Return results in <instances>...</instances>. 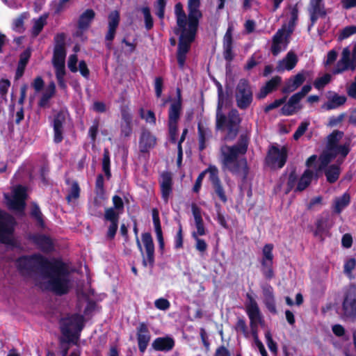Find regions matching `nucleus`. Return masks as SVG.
<instances>
[{"mask_svg":"<svg viewBox=\"0 0 356 356\" xmlns=\"http://www.w3.org/2000/svg\"><path fill=\"white\" fill-rule=\"evenodd\" d=\"M17 266L23 274L40 272L41 284L56 294L66 293L72 287L67 266L60 261H49L40 255H33L20 257Z\"/></svg>","mask_w":356,"mask_h":356,"instance_id":"obj_1","label":"nucleus"},{"mask_svg":"<svg viewBox=\"0 0 356 356\" xmlns=\"http://www.w3.org/2000/svg\"><path fill=\"white\" fill-rule=\"evenodd\" d=\"M326 148L323 150L317 161V156H310L305 162L306 169L298 178L294 193L302 192L309 186L313 179H318L325 173L328 182L334 183V164L329 165L334 159V131L327 137Z\"/></svg>","mask_w":356,"mask_h":356,"instance_id":"obj_2","label":"nucleus"},{"mask_svg":"<svg viewBox=\"0 0 356 356\" xmlns=\"http://www.w3.org/2000/svg\"><path fill=\"white\" fill-rule=\"evenodd\" d=\"M218 106L216 111V129L223 131L227 129L225 140H233L238 133L241 118L236 110H232L227 116L221 112L224 104V94L221 85L218 88Z\"/></svg>","mask_w":356,"mask_h":356,"instance_id":"obj_3","label":"nucleus"},{"mask_svg":"<svg viewBox=\"0 0 356 356\" xmlns=\"http://www.w3.org/2000/svg\"><path fill=\"white\" fill-rule=\"evenodd\" d=\"M249 138L246 134H241L236 144L223 145L220 148L222 163L231 173L236 175L241 172L239 155H244L248 151Z\"/></svg>","mask_w":356,"mask_h":356,"instance_id":"obj_4","label":"nucleus"},{"mask_svg":"<svg viewBox=\"0 0 356 356\" xmlns=\"http://www.w3.org/2000/svg\"><path fill=\"white\" fill-rule=\"evenodd\" d=\"M83 327V316L79 314L69 315L60 321L61 341L76 343Z\"/></svg>","mask_w":356,"mask_h":356,"instance_id":"obj_5","label":"nucleus"},{"mask_svg":"<svg viewBox=\"0 0 356 356\" xmlns=\"http://www.w3.org/2000/svg\"><path fill=\"white\" fill-rule=\"evenodd\" d=\"M248 298L249 300L246 304V312L250 321V327L254 344L257 348L259 347L258 343H262L259 339L258 326L260 325L262 327H265V321L256 301L251 297Z\"/></svg>","mask_w":356,"mask_h":356,"instance_id":"obj_6","label":"nucleus"},{"mask_svg":"<svg viewBox=\"0 0 356 356\" xmlns=\"http://www.w3.org/2000/svg\"><path fill=\"white\" fill-rule=\"evenodd\" d=\"M236 105L241 110H246L253 101V92L249 81L241 79L235 90Z\"/></svg>","mask_w":356,"mask_h":356,"instance_id":"obj_7","label":"nucleus"},{"mask_svg":"<svg viewBox=\"0 0 356 356\" xmlns=\"http://www.w3.org/2000/svg\"><path fill=\"white\" fill-rule=\"evenodd\" d=\"M356 69V42L353 43L352 51L349 47L343 49L341 58L335 65V74L344 71H354Z\"/></svg>","mask_w":356,"mask_h":356,"instance_id":"obj_8","label":"nucleus"},{"mask_svg":"<svg viewBox=\"0 0 356 356\" xmlns=\"http://www.w3.org/2000/svg\"><path fill=\"white\" fill-rule=\"evenodd\" d=\"M108 31L105 35L106 47L111 49L112 42L113 41L117 29L119 26L120 17L118 10L111 11L108 16Z\"/></svg>","mask_w":356,"mask_h":356,"instance_id":"obj_9","label":"nucleus"},{"mask_svg":"<svg viewBox=\"0 0 356 356\" xmlns=\"http://www.w3.org/2000/svg\"><path fill=\"white\" fill-rule=\"evenodd\" d=\"M159 186L161 198L168 203L173 191V179L171 172L163 171L160 175Z\"/></svg>","mask_w":356,"mask_h":356,"instance_id":"obj_10","label":"nucleus"},{"mask_svg":"<svg viewBox=\"0 0 356 356\" xmlns=\"http://www.w3.org/2000/svg\"><path fill=\"white\" fill-rule=\"evenodd\" d=\"M266 160L268 163L277 164L279 168H283L287 160L286 148L282 147L279 149L276 146H272L268 152Z\"/></svg>","mask_w":356,"mask_h":356,"instance_id":"obj_11","label":"nucleus"},{"mask_svg":"<svg viewBox=\"0 0 356 356\" xmlns=\"http://www.w3.org/2000/svg\"><path fill=\"white\" fill-rule=\"evenodd\" d=\"M200 20L188 18V29H179L181 31V33L179 38V42H182L191 45V43L195 40L196 33L197 32Z\"/></svg>","mask_w":356,"mask_h":356,"instance_id":"obj_12","label":"nucleus"},{"mask_svg":"<svg viewBox=\"0 0 356 356\" xmlns=\"http://www.w3.org/2000/svg\"><path fill=\"white\" fill-rule=\"evenodd\" d=\"M156 137L147 129L141 130L138 141V147L141 153H149L156 145Z\"/></svg>","mask_w":356,"mask_h":356,"instance_id":"obj_13","label":"nucleus"},{"mask_svg":"<svg viewBox=\"0 0 356 356\" xmlns=\"http://www.w3.org/2000/svg\"><path fill=\"white\" fill-rule=\"evenodd\" d=\"M232 31L233 26H229L222 40L223 58L229 63L234 60L235 56L233 52Z\"/></svg>","mask_w":356,"mask_h":356,"instance_id":"obj_14","label":"nucleus"},{"mask_svg":"<svg viewBox=\"0 0 356 356\" xmlns=\"http://www.w3.org/2000/svg\"><path fill=\"white\" fill-rule=\"evenodd\" d=\"M333 212L330 213L327 211L323 212L316 220V230L315 235H326L332 226Z\"/></svg>","mask_w":356,"mask_h":356,"instance_id":"obj_15","label":"nucleus"},{"mask_svg":"<svg viewBox=\"0 0 356 356\" xmlns=\"http://www.w3.org/2000/svg\"><path fill=\"white\" fill-rule=\"evenodd\" d=\"M13 232V225L5 220L0 210V242L4 245H15L11 240Z\"/></svg>","mask_w":356,"mask_h":356,"instance_id":"obj_16","label":"nucleus"},{"mask_svg":"<svg viewBox=\"0 0 356 356\" xmlns=\"http://www.w3.org/2000/svg\"><path fill=\"white\" fill-rule=\"evenodd\" d=\"M65 122V115L63 111L58 112L54 116V142L56 144L61 143L63 140V124Z\"/></svg>","mask_w":356,"mask_h":356,"instance_id":"obj_17","label":"nucleus"},{"mask_svg":"<svg viewBox=\"0 0 356 356\" xmlns=\"http://www.w3.org/2000/svg\"><path fill=\"white\" fill-rule=\"evenodd\" d=\"M262 271L267 279H271L274 276L273 265L272 246H264L263 249Z\"/></svg>","mask_w":356,"mask_h":356,"instance_id":"obj_18","label":"nucleus"},{"mask_svg":"<svg viewBox=\"0 0 356 356\" xmlns=\"http://www.w3.org/2000/svg\"><path fill=\"white\" fill-rule=\"evenodd\" d=\"M290 36L287 35L286 24L277 30L272 39L271 52L274 56H277L281 51L280 44L283 42V38L286 40Z\"/></svg>","mask_w":356,"mask_h":356,"instance_id":"obj_19","label":"nucleus"},{"mask_svg":"<svg viewBox=\"0 0 356 356\" xmlns=\"http://www.w3.org/2000/svg\"><path fill=\"white\" fill-rule=\"evenodd\" d=\"M150 334L147 326L144 323H140L137 327V340L138 348L141 353H144L150 341Z\"/></svg>","mask_w":356,"mask_h":356,"instance_id":"obj_20","label":"nucleus"},{"mask_svg":"<svg viewBox=\"0 0 356 356\" xmlns=\"http://www.w3.org/2000/svg\"><path fill=\"white\" fill-rule=\"evenodd\" d=\"M281 82L282 78L280 76L273 77L260 88V90L257 94V98L258 99H264L269 93L275 90Z\"/></svg>","mask_w":356,"mask_h":356,"instance_id":"obj_21","label":"nucleus"},{"mask_svg":"<svg viewBox=\"0 0 356 356\" xmlns=\"http://www.w3.org/2000/svg\"><path fill=\"white\" fill-rule=\"evenodd\" d=\"M207 173L209 175V181L211 182L213 175L214 177L216 174L218 173V170L216 165H210L207 168L201 172L197 176L195 184L192 188L193 193L197 194L200 193L202 184V181Z\"/></svg>","mask_w":356,"mask_h":356,"instance_id":"obj_22","label":"nucleus"},{"mask_svg":"<svg viewBox=\"0 0 356 356\" xmlns=\"http://www.w3.org/2000/svg\"><path fill=\"white\" fill-rule=\"evenodd\" d=\"M351 140L350 137L346 136L343 144L335 143V159H339L341 162H343L344 159L350 152Z\"/></svg>","mask_w":356,"mask_h":356,"instance_id":"obj_23","label":"nucleus"},{"mask_svg":"<svg viewBox=\"0 0 356 356\" xmlns=\"http://www.w3.org/2000/svg\"><path fill=\"white\" fill-rule=\"evenodd\" d=\"M153 348L159 351H169L175 346V341L170 337L156 338L152 344Z\"/></svg>","mask_w":356,"mask_h":356,"instance_id":"obj_24","label":"nucleus"},{"mask_svg":"<svg viewBox=\"0 0 356 356\" xmlns=\"http://www.w3.org/2000/svg\"><path fill=\"white\" fill-rule=\"evenodd\" d=\"M309 6L311 26H312L319 17H324L326 15V11L324 4L309 2Z\"/></svg>","mask_w":356,"mask_h":356,"instance_id":"obj_25","label":"nucleus"},{"mask_svg":"<svg viewBox=\"0 0 356 356\" xmlns=\"http://www.w3.org/2000/svg\"><path fill=\"white\" fill-rule=\"evenodd\" d=\"M95 17V13L92 9H86L79 17L78 28L80 30H87Z\"/></svg>","mask_w":356,"mask_h":356,"instance_id":"obj_26","label":"nucleus"},{"mask_svg":"<svg viewBox=\"0 0 356 356\" xmlns=\"http://www.w3.org/2000/svg\"><path fill=\"white\" fill-rule=\"evenodd\" d=\"M218 174L219 172L216 174L214 177H212V181L211 183L216 195L222 203L225 204L227 202V197ZM212 177H213V175Z\"/></svg>","mask_w":356,"mask_h":356,"instance_id":"obj_27","label":"nucleus"},{"mask_svg":"<svg viewBox=\"0 0 356 356\" xmlns=\"http://www.w3.org/2000/svg\"><path fill=\"white\" fill-rule=\"evenodd\" d=\"M200 4V0H188V18L200 20L202 17Z\"/></svg>","mask_w":356,"mask_h":356,"instance_id":"obj_28","label":"nucleus"},{"mask_svg":"<svg viewBox=\"0 0 356 356\" xmlns=\"http://www.w3.org/2000/svg\"><path fill=\"white\" fill-rule=\"evenodd\" d=\"M190 45L182 42H178L177 60L178 66L181 70H183L184 67L186 60V54L190 51Z\"/></svg>","mask_w":356,"mask_h":356,"instance_id":"obj_29","label":"nucleus"},{"mask_svg":"<svg viewBox=\"0 0 356 356\" xmlns=\"http://www.w3.org/2000/svg\"><path fill=\"white\" fill-rule=\"evenodd\" d=\"M139 247H140V252L143 255V266L152 267L154 262V246H139Z\"/></svg>","mask_w":356,"mask_h":356,"instance_id":"obj_30","label":"nucleus"},{"mask_svg":"<svg viewBox=\"0 0 356 356\" xmlns=\"http://www.w3.org/2000/svg\"><path fill=\"white\" fill-rule=\"evenodd\" d=\"M65 184L71 185L70 188L68 190L66 200L70 203L72 200H76L80 196L81 188L77 181H71L70 178L65 179Z\"/></svg>","mask_w":356,"mask_h":356,"instance_id":"obj_31","label":"nucleus"},{"mask_svg":"<svg viewBox=\"0 0 356 356\" xmlns=\"http://www.w3.org/2000/svg\"><path fill=\"white\" fill-rule=\"evenodd\" d=\"M175 13L179 29H185L188 24V17L184 10L183 5L180 2L175 4Z\"/></svg>","mask_w":356,"mask_h":356,"instance_id":"obj_32","label":"nucleus"},{"mask_svg":"<svg viewBox=\"0 0 356 356\" xmlns=\"http://www.w3.org/2000/svg\"><path fill=\"white\" fill-rule=\"evenodd\" d=\"M181 111V104L179 102H172L168 111V124H177Z\"/></svg>","mask_w":356,"mask_h":356,"instance_id":"obj_33","label":"nucleus"},{"mask_svg":"<svg viewBox=\"0 0 356 356\" xmlns=\"http://www.w3.org/2000/svg\"><path fill=\"white\" fill-rule=\"evenodd\" d=\"M30 56V53L27 51H24L20 55L19 60L15 75V79L16 80L20 79L23 76L26 66L29 62Z\"/></svg>","mask_w":356,"mask_h":356,"instance_id":"obj_34","label":"nucleus"},{"mask_svg":"<svg viewBox=\"0 0 356 356\" xmlns=\"http://www.w3.org/2000/svg\"><path fill=\"white\" fill-rule=\"evenodd\" d=\"M290 19L286 25L287 28V35L291 36L294 31V28L296 25V22L298 19V3H296L294 6L290 7Z\"/></svg>","mask_w":356,"mask_h":356,"instance_id":"obj_35","label":"nucleus"},{"mask_svg":"<svg viewBox=\"0 0 356 356\" xmlns=\"http://www.w3.org/2000/svg\"><path fill=\"white\" fill-rule=\"evenodd\" d=\"M350 202V195L348 192L335 198V213H340Z\"/></svg>","mask_w":356,"mask_h":356,"instance_id":"obj_36","label":"nucleus"},{"mask_svg":"<svg viewBox=\"0 0 356 356\" xmlns=\"http://www.w3.org/2000/svg\"><path fill=\"white\" fill-rule=\"evenodd\" d=\"M47 15H42L34 21L33 26L31 29V35L33 37H37L42 31L44 25L47 24Z\"/></svg>","mask_w":356,"mask_h":356,"instance_id":"obj_37","label":"nucleus"},{"mask_svg":"<svg viewBox=\"0 0 356 356\" xmlns=\"http://www.w3.org/2000/svg\"><path fill=\"white\" fill-rule=\"evenodd\" d=\"M102 170L104 171L105 176L108 180L111 177V160H110V152L108 149L105 148L103 153L102 159Z\"/></svg>","mask_w":356,"mask_h":356,"instance_id":"obj_38","label":"nucleus"},{"mask_svg":"<svg viewBox=\"0 0 356 356\" xmlns=\"http://www.w3.org/2000/svg\"><path fill=\"white\" fill-rule=\"evenodd\" d=\"M298 175L296 173V169H293L289 172L287 178L286 186L284 191L286 195L289 194L292 190H295V188L298 184Z\"/></svg>","mask_w":356,"mask_h":356,"instance_id":"obj_39","label":"nucleus"},{"mask_svg":"<svg viewBox=\"0 0 356 356\" xmlns=\"http://www.w3.org/2000/svg\"><path fill=\"white\" fill-rule=\"evenodd\" d=\"M282 62L285 65V68L287 70H291L295 67L298 63V58L296 54L293 51L287 53L286 57L283 59Z\"/></svg>","mask_w":356,"mask_h":356,"instance_id":"obj_40","label":"nucleus"},{"mask_svg":"<svg viewBox=\"0 0 356 356\" xmlns=\"http://www.w3.org/2000/svg\"><path fill=\"white\" fill-rule=\"evenodd\" d=\"M335 336L341 338L343 344L341 346H346L349 343L350 335L342 325H335Z\"/></svg>","mask_w":356,"mask_h":356,"instance_id":"obj_41","label":"nucleus"},{"mask_svg":"<svg viewBox=\"0 0 356 356\" xmlns=\"http://www.w3.org/2000/svg\"><path fill=\"white\" fill-rule=\"evenodd\" d=\"M344 314L350 318L356 317V302L344 300L343 303Z\"/></svg>","mask_w":356,"mask_h":356,"instance_id":"obj_42","label":"nucleus"},{"mask_svg":"<svg viewBox=\"0 0 356 356\" xmlns=\"http://www.w3.org/2000/svg\"><path fill=\"white\" fill-rule=\"evenodd\" d=\"M65 49H54V54L52 58L53 65L65 64Z\"/></svg>","mask_w":356,"mask_h":356,"instance_id":"obj_43","label":"nucleus"},{"mask_svg":"<svg viewBox=\"0 0 356 356\" xmlns=\"http://www.w3.org/2000/svg\"><path fill=\"white\" fill-rule=\"evenodd\" d=\"M264 303L267 307V309L273 314H276V307L274 300V296L273 294V291L271 290H268L265 293V298Z\"/></svg>","mask_w":356,"mask_h":356,"instance_id":"obj_44","label":"nucleus"},{"mask_svg":"<svg viewBox=\"0 0 356 356\" xmlns=\"http://www.w3.org/2000/svg\"><path fill=\"white\" fill-rule=\"evenodd\" d=\"M355 266H356V260L354 258L348 259L345 261V264L343 266V273L350 280H353L355 278V276L352 272L355 268Z\"/></svg>","mask_w":356,"mask_h":356,"instance_id":"obj_45","label":"nucleus"},{"mask_svg":"<svg viewBox=\"0 0 356 356\" xmlns=\"http://www.w3.org/2000/svg\"><path fill=\"white\" fill-rule=\"evenodd\" d=\"M24 13L21 14L19 17L13 21V30L19 33H22L25 31L24 28Z\"/></svg>","mask_w":356,"mask_h":356,"instance_id":"obj_46","label":"nucleus"},{"mask_svg":"<svg viewBox=\"0 0 356 356\" xmlns=\"http://www.w3.org/2000/svg\"><path fill=\"white\" fill-rule=\"evenodd\" d=\"M9 207L16 211H23L26 206V201L13 196L11 199L8 200Z\"/></svg>","mask_w":356,"mask_h":356,"instance_id":"obj_47","label":"nucleus"},{"mask_svg":"<svg viewBox=\"0 0 356 356\" xmlns=\"http://www.w3.org/2000/svg\"><path fill=\"white\" fill-rule=\"evenodd\" d=\"M120 213L114 208H107L105 210L104 218L111 222H118Z\"/></svg>","mask_w":356,"mask_h":356,"instance_id":"obj_48","label":"nucleus"},{"mask_svg":"<svg viewBox=\"0 0 356 356\" xmlns=\"http://www.w3.org/2000/svg\"><path fill=\"white\" fill-rule=\"evenodd\" d=\"M142 13L144 15L145 26L147 31L151 30L154 26V21L151 15L150 9L149 7L145 6L142 8Z\"/></svg>","mask_w":356,"mask_h":356,"instance_id":"obj_49","label":"nucleus"},{"mask_svg":"<svg viewBox=\"0 0 356 356\" xmlns=\"http://www.w3.org/2000/svg\"><path fill=\"white\" fill-rule=\"evenodd\" d=\"M197 131H198L199 149H200V151H202L206 148L207 131L201 125V124H198Z\"/></svg>","mask_w":356,"mask_h":356,"instance_id":"obj_50","label":"nucleus"},{"mask_svg":"<svg viewBox=\"0 0 356 356\" xmlns=\"http://www.w3.org/2000/svg\"><path fill=\"white\" fill-rule=\"evenodd\" d=\"M332 76L330 74H325L323 76L317 78L314 82V86L318 90L323 89L331 81Z\"/></svg>","mask_w":356,"mask_h":356,"instance_id":"obj_51","label":"nucleus"},{"mask_svg":"<svg viewBox=\"0 0 356 356\" xmlns=\"http://www.w3.org/2000/svg\"><path fill=\"white\" fill-rule=\"evenodd\" d=\"M355 33H356V26L355 25L347 26L341 30V33H339V35L338 36V40L341 41L343 40H345V39L349 38L350 36H351Z\"/></svg>","mask_w":356,"mask_h":356,"instance_id":"obj_52","label":"nucleus"},{"mask_svg":"<svg viewBox=\"0 0 356 356\" xmlns=\"http://www.w3.org/2000/svg\"><path fill=\"white\" fill-rule=\"evenodd\" d=\"M65 33H57L54 37V49H65Z\"/></svg>","mask_w":356,"mask_h":356,"instance_id":"obj_53","label":"nucleus"},{"mask_svg":"<svg viewBox=\"0 0 356 356\" xmlns=\"http://www.w3.org/2000/svg\"><path fill=\"white\" fill-rule=\"evenodd\" d=\"M301 109V106H293L291 104H289L288 102L285 104L281 108V114L284 116H290L293 115L297 110Z\"/></svg>","mask_w":356,"mask_h":356,"instance_id":"obj_54","label":"nucleus"},{"mask_svg":"<svg viewBox=\"0 0 356 356\" xmlns=\"http://www.w3.org/2000/svg\"><path fill=\"white\" fill-rule=\"evenodd\" d=\"M35 245H54L52 239L44 234H36L33 236Z\"/></svg>","mask_w":356,"mask_h":356,"instance_id":"obj_55","label":"nucleus"},{"mask_svg":"<svg viewBox=\"0 0 356 356\" xmlns=\"http://www.w3.org/2000/svg\"><path fill=\"white\" fill-rule=\"evenodd\" d=\"M309 125V122H302L293 134V139L296 140H298L307 130Z\"/></svg>","mask_w":356,"mask_h":356,"instance_id":"obj_56","label":"nucleus"},{"mask_svg":"<svg viewBox=\"0 0 356 356\" xmlns=\"http://www.w3.org/2000/svg\"><path fill=\"white\" fill-rule=\"evenodd\" d=\"M170 142L175 144L177 142L178 127L177 124H168Z\"/></svg>","mask_w":356,"mask_h":356,"instance_id":"obj_57","label":"nucleus"},{"mask_svg":"<svg viewBox=\"0 0 356 356\" xmlns=\"http://www.w3.org/2000/svg\"><path fill=\"white\" fill-rule=\"evenodd\" d=\"M154 306L159 310L166 311L170 308V302L165 298H160L154 301Z\"/></svg>","mask_w":356,"mask_h":356,"instance_id":"obj_58","label":"nucleus"},{"mask_svg":"<svg viewBox=\"0 0 356 356\" xmlns=\"http://www.w3.org/2000/svg\"><path fill=\"white\" fill-rule=\"evenodd\" d=\"M286 98L287 97L284 96L280 99H275L274 102L269 104L265 107L264 112L268 113L271 110L278 108L279 106H280L281 105L284 104L286 102Z\"/></svg>","mask_w":356,"mask_h":356,"instance_id":"obj_59","label":"nucleus"},{"mask_svg":"<svg viewBox=\"0 0 356 356\" xmlns=\"http://www.w3.org/2000/svg\"><path fill=\"white\" fill-rule=\"evenodd\" d=\"M95 191L97 194H103L104 193V178L102 174H99L97 176Z\"/></svg>","mask_w":356,"mask_h":356,"instance_id":"obj_60","label":"nucleus"},{"mask_svg":"<svg viewBox=\"0 0 356 356\" xmlns=\"http://www.w3.org/2000/svg\"><path fill=\"white\" fill-rule=\"evenodd\" d=\"M163 88V79L161 76H157L154 79L155 95L157 98H160L162 95Z\"/></svg>","mask_w":356,"mask_h":356,"instance_id":"obj_61","label":"nucleus"},{"mask_svg":"<svg viewBox=\"0 0 356 356\" xmlns=\"http://www.w3.org/2000/svg\"><path fill=\"white\" fill-rule=\"evenodd\" d=\"M120 111L122 116L121 123L132 124V115L128 106L122 108Z\"/></svg>","mask_w":356,"mask_h":356,"instance_id":"obj_62","label":"nucleus"},{"mask_svg":"<svg viewBox=\"0 0 356 356\" xmlns=\"http://www.w3.org/2000/svg\"><path fill=\"white\" fill-rule=\"evenodd\" d=\"M344 300L356 302V286L350 285L347 289Z\"/></svg>","mask_w":356,"mask_h":356,"instance_id":"obj_63","label":"nucleus"},{"mask_svg":"<svg viewBox=\"0 0 356 356\" xmlns=\"http://www.w3.org/2000/svg\"><path fill=\"white\" fill-rule=\"evenodd\" d=\"M13 196L26 201V188L22 185L17 186L14 190Z\"/></svg>","mask_w":356,"mask_h":356,"instance_id":"obj_64","label":"nucleus"}]
</instances>
